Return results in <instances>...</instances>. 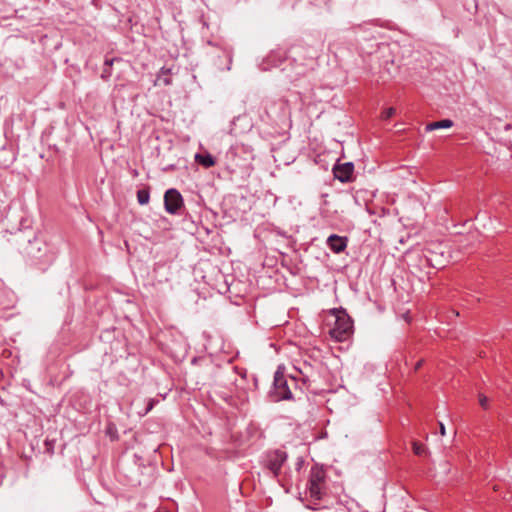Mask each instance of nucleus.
Masks as SVG:
<instances>
[{
  "label": "nucleus",
  "instance_id": "nucleus-17",
  "mask_svg": "<svg viewBox=\"0 0 512 512\" xmlns=\"http://www.w3.org/2000/svg\"><path fill=\"white\" fill-rule=\"evenodd\" d=\"M488 403V398L484 394H479V404L484 410H487L489 408Z\"/></svg>",
  "mask_w": 512,
  "mask_h": 512
},
{
  "label": "nucleus",
  "instance_id": "nucleus-16",
  "mask_svg": "<svg viewBox=\"0 0 512 512\" xmlns=\"http://www.w3.org/2000/svg\"><path fill=\"white\" fill-rule=\"evenodd\" d=\"M395 113H396V109L394 107H388L381 112L380 118H381V120L386 121V120L390 119L392 116H394Z\"/></svg>",
  "mask_w": 512,
  "mask_h": 512
},
{
  "label": "nucleus",
  "instance_id": "nucleus-21",
  "mask_svg": "<svg viewBox=\"0 0 512 512\" xmlns=\"http://www.w3.org/2000/svg\"><path fill=\"white\" fill-rule=\"evenodd\" d=\"M439 431H440V434H441L442 436H444V435H445V432H446V431H445V426H444V424H443L442 422H439Z\"/></svg>",
  "mask_w": 512,
  "mask_h": 512
},
{
  "label": "nucleus",
  "instance_id": "nucleus-10",
  "mask_svg": "<svg viewBox=\"0 0 512 512\" xmlns=\"http://www.w3.org/2000/svg\"><path fill=\"white\" fill-rule=\"evenodd\" d=\"M347 238H343L337 235H330L327 239V243L330 249L336 253L344 250L346 247Z\"/></svg>",
  "mask_w": 512,
  "mask_h": 512
},
{
  "label": "nucleus",
  "instance_id": "nucleus-7",
  "mask_svg": "<svg viewBox=\"0 0 512 512\" xmlns=\"http://www.w3.org/2000/svg\"><path fill=\"white\" fill-rule=\"evenodd\" d=\"M287 460V453L282 450L269 451L265 456V467L274 475L278 476L282 466Z\"/></svg>",
  "mask_w": 512,
  "mask_h": 512
},
{
  "label": "nucleus",
  "instance_id": "nucleus-4",
  "mask_svg": "<svg viewBox=\"0 0 512 512\" xmlns=\"http://www.w3.org/2000/svg\"><path fill=\"white\" fill-rule=\"evenodd\" d=\"M326 473L322 468L313 466L308 480V492L311 498L320 500L325 493Z\"/></svg>",
  "mask_w": 512,
  "mask_h": 512
},
{
  "label": "nucleus",
  "instance_id": "nucleus-1",
  "mask_svg": "<svg viewBox=\"0 0 512 512\" xmlns=\"http://www.w3.org/2000/svg\"><path fill=\"white\" fill-rule=\"evenodd\" d=\"M21 253L32 265L38 266L43 270L46 269L55 258L51 247L39 237L28 240L27 244L21 250Z\"/></svg>",
  "mask_w": 512,
  "mask_h": 512
},
{
  "label": "nucleus",
  "instance_id": "nucleus-15",
  "mask_svg": "<svg viewBox=\"0 0 512 512\" xmlns=\"http://www.w3.org/2000/svg\"><path fill=\"white\" fill-rule=\"evenodd\" d=\"M412 449L414 454L417 456H423L426 454V447L418 441H414L412 443Z\"/></svg>",
  "mask_w": 512,
  "mask_h": 512
},
{
  "label": "nucleus",
  "instance_id": "nucleus-22",
  "mask_svg": "<svg viewBox=\"0 0 512 512\" xmlns=\"http://www.w3.org/2000/svg\"><path fill=\"white\" fill-rule=\"evenodd\" d=\"M112 63H113V60H108V59H107V60L105 61V64H106V65H112Z\"/></svg>",
  "mask_w": 512,
  "mask_h": 512
},
{
  "label": "nucleus",
  "instance_id": "nucleus-8",
  "mask_svg": "<svg viewBox=\"0 0 512 512\" xmlns=\"http://www.w3.org/2000/svg\"><path fill=\"white\" fill-rule=\"evenodd\" d=\"M183 206V197L177 189H168L164 194V208L167 213L175 215Z\"/></svg>",
  "mask_w": 512,
  "mask_h": 512
},
{
  "label": "nucleus",
  "instance_id": "nucleus-14",
  "mask_svg": "<svg viewBox=\"0 0 512 512\" xmlns=\"http://www.w3.org/2000/svg\"><path fill=\"white\" fill-rule=\"evenodd\" d=\"M150 193L148 189H141L137 192V201L140 205H146L149 203Z\"/></svg>",
  "mask_w": 512,
  "mask_h": 512
},
{
  "label": "nucleus",
  "instance_id": "nucleus-9",
  "mask_svg": "<svg viewBox=\"0 0 512 512\" xmlns=\"http://www.w3.org/2000/svg\"><path fill=\"white\" fill-rule=\"evenodd\" d=\"M333 173L336 179L341 182H348L352 179V162H347L343 166L334 167Z\"/></svg>",
  "mask_w": 512,
  "mask_h": 512
},
{
  "label": "nucleus",
  "instance_id": "nucleus-13",
  "mask_svg": "<svg viewBox=\"0 0 512 512\" xmlns=\"http://www.w3.org/2000/svg\"><path fill=\"white\" fill-rule=\"evenodd\" d=\"M195 159L204 167L209 168L215 165V159L211 154H197Z\"/></svg>",
  "mask_w": 512,
  "mask_h": 512
},
{
  "label": "nucleus",
  "instance_id": "nucleus-11",
  "mask_svg": "<svg viewBox=\"0 0 512 512\" xmlns=\"http://www.w3.org/2000/svg\"><path fill=\"white\" fill-rule=\"evenodd\" d=\"M170 71V69L162 67L157 75L156 84H163L164 86L171 85Z\"/></svg>",
  "mask_w": 512,
  "mask_h": 512
},
{
  "label": "nucleus",
  "instance_id": "nucleus-6",
  "mask_svg": "<svg viewBox=\"0 0 512 512\" xmlns=\"http://www.w3.org/2000/svg\"><path fill=\"white\" fill-rule=\"evenodd\" d=\"M427 258H431L430 265L435 269H442L446 266L444 247L441 243L431 244L422 250Z\"/></svg>",
  "mask_w": 512,
  "mask_h": 512
},
{
  "label": "nucleus",
  "instance_id": "nucleus-19",
  "mask_svg": "<svg viewBox=\"0 0 512 512\" xmlns=\"http://www.w3.org/2000/svg\"><path fill=\"white\" fill-rule=\"evenodd\" d=\"M154 404H155V400L154 399H149L148 404H147V408L145 410V414L153 409Z\"/></svg>",
  "mask_w": 512,
  "mask_h": 512
},
{
  "label": "nucleus",
  "instance_id": "nucleus-20",
  "mask_svg": "<svg viewBox=\"0 0 512 512\" xmlns=\"http://www.w3.org/2000/svg\"><path fill=\"white\" fill-rule=\"evenodd\" d=\"M424 364V359H420L414 365V372H417Z\"/></svg>",
  "mask_w": 512,
  "mask_h": 512
},
{
  "label": "nucleus",
  "instance_id": "nucleus-23",
  "mask_svg": "<svg viewBox=\"0 0 512 512\" xmlns=\"http://www.w3.org/2000/svg\"><path fill=\"white\" fill-rule=\"evenodd\" d=\"M16 238H17V241H19V240L22 238V233L18 234V235L16 236Z\"/></svg>",
  "mask_w": 512,
  "mask_h": 512
},
{
  "label": "nucleus",
  "instance_id": "nucleus-2",
  "mask_svg": "<svg viewBox=\"0 0 512 512\" xmlns=\"http://www.w3.org/2000/svg\"><path fill=\"white\" fill-rule=\"evenodd\" d=\"M430 261L431 258H427L423 251L410 252L406 256V263L410 273L421 282L430 279L431 270L434 268L430 265Z\"/></svg>",
  "mask_w": 512,
  "mask_h": 512
},
{
  "label": "nucleus",
  "instance_id": "nucleus-3",
  "mask_svg": "<svg viewBox=\"0 0 512 512\" xmlns=\"http://www.w3.org/2000/svg\"><path fill=\"white\" fill-rule=\"evenodd\" d=\"M335 317L334 326L330 329V335L338 342L348 341L352 336V320L343 310H333Z\"/></svg>",
  "mask_w": 512,
  "mask_h": 512
},
{
  "label": "nucleus",
  "instance_id": "nucleus-18",
  "mask_svg": "<svg viewBox=\"0 0 512 512\" xmlns=\"http://www.w3.org/2000/svg\"><path fill=\"white\" fill-rule=\"evenodd\" d=\"M240 149L244 150V145H239V144L233 145V146H231L229 153L232 155H236Z\"/></svg>",
  "mask_w": 512,
  "mask_h": 512
},
{
  "label": "nucleus",
  "instance_id": "nucleus-12",
  "mask_svg": "<svg viewBox=\"0 0 512 512\" xmlns=\"http://www.w3.org/2000/svg\"><path fill=\"white\" fill-rule=\"evenodd\" d=\"M453 126V121L450 119H443L427 124L426 130L432 131L440 128H450Z\"/></svg>",
  "mask_w": 512,
  "mask_h": 512
},
{
  "label": "nucleus",
  "instance_id": "nucleus-5",
  "mask_svg": "<svg viewBox=\"0 0 512 512\" xmlns=\"http://www.w3.org/2000/svg\"><path fill=\"white\" fill-rule=\"evenodd\" d=\"M270 396L273 401L290 400L293 396L288 386L287 378L283 371L280 370V367L274 374L273 387L270 391Z\"/></svg>",
  "mask_w": 512,
  "mask_h": 512
}]
</instances>
